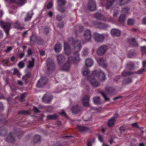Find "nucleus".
I'll list each match as a JSON object with an SVG mask.
<instances>
[{
    "mask_svg": "<svg viewBox=\"0 0 146 146\" xmlns=\"http://www.w3.org/2000/svg\"><path fill=\"white\" fill-rule=\"evenodd\" d=\"M33 15V13L32 11H29L28 12L27 15L25 19V22L30 21L31 18Z\"/></svg>",
    "mask_w": 146,
    "mask_h": 146,
    "instance_id": "23",
    "label": "nucleus"
},
{
    "mask_svg": "<svg viewBox=\"0 0 146 146\" xmlns=\"http://www.w3.org/2000/svg\"><path fill=\"white\" fill-rule=\"evenodd\" d=\"M130 0H120V5H122L125 4H127L129 2Z\"/></svg>",
    "mask_w": 146,
    "mask_h": 146,
    "instance_id": "46",
    "label": "nucleus"
},
{
    "mask_svg": "<svg viewBox=\"0 0 146 146\" xmlns=\"http://www.w3.org/2000/svg\"><path fill=\"white\" fill-rule=\"evenodd\" d=\"M129 8L127 7H125L123 9L121 10L122 13H128V11L129 10Z\"/></svg>",
    "mask_w": 146,
    "mask_h": 146,
    "instance_id": "51",
    "label": "nucleus"
},
{
    "mask_svg": "<svg viewBox=\"0 0 146 146\" xmlns=\"http://www.w3.org/2000/svg\"><path fill=\"white\" fill-rule=\"evenodd\" d=\"M93 101L94 104H99L101 103L100 98L99 97H94L93 98Z\"/></svg>",
    "mask_w": 146,
    "mask_h": 146,
    "instance_id": "36",
    "label": "nucleus"
},
{
    "mask_svg": "<svg viewBox=\"0 0 146 146\" xmlns=\"http://www.w3.org/2000/svg\"><path fill=\"white\" fill-rule=\"evenodd\" d=\"M119 129L121 133L125 131L126 130L125 128L123 126H121L119 127Z\"/></svg>",
    "mask_w": 146,
    "mask_h": 146,
    "instance_id": "57",
    "label": "nucleus"
},
{
    "mask_svg": "<svg viewBox=\"0 0 146 146\" xmlns=\"http://www.w3.org/2000/svg\"><path fill=\"white\" fill-rule=\"evenodd\" d=\"M18 66L20 68H22L25 66V64L23 61H21L18 64Z\"/></svg>",
    "mask_w": 146,
    "mask_h": 146,
    "instance_id": "50",
    "label": "nucleus"
},
{
    "mask_svg": "<svg viewBox=\"0 0 146 146\" xmlns=\"http://www.w3.org/2000/svg\"><path fill=\"white\" fill-rule=\"evenodd\" d=\"M18 113L19 114H22L23 115H27L29 114V112L27 111L22 110L19 111Z\"/></svg>",
    "mask_w": 146,
    "mask_h": 146,
    "instance_id": "49",
    "label": "nucleus"
},
{
    "mask_svg": "<svg viewBox=\"0 0 146 146\" xmlns=\"http://www.w3.org/2000/svg\"><path fill=\"white\" fill-rule=\"evenodd\" d=\"M41 140L40 136L38 135H36L35 136L33 139V141L34 143H36L39 142Z\"/></svg>",
    "mask_w": 146,
    "mask_h": 146,
    "instance_id": "37",
    "label": "nucleus"
},
{
    "mask_svg": "<svg viewBox=\"0 0 146 146\" xmlns=\"http://www.w3.org/2000/svg\"><path fill=\"white\" fill-rule=\"evenodd\" d=\"M87 79L90 81L91 85L94 87H96L100 85L99 82L97 81L98 80L95 77L92 76V73L87 78Z\"/></svg>",
    "mask_w": 146,
    "mask_h": 146,
    "instance_id": "5",
    "label": "nucleus"
},
{
    "mask_svg": "<svg viewBox=\"0 0 146 146\" xmlns=\"http://www.w3.org/2000/svg\"><path fill=\"white\" fill-rule=\"evenodd\" d=\"M77 128L80 132L82 133L87 132L90 131L88 128L83 126L78 125Z\"/></svg>",
    "mask_w": 146,
    "mask_h": 146,
    "instance_id": "17",
    "label": "nucleus"
},
{
    "mask_svg": "<svg viewBox=\"0 0 146 146\" xmlns=\"http://www.w3.org/2000/svg\"><path fill=\"white\" fill-rule=\"evenodd\" d=\"M46 64L48 72V74H50L55 68L54 62L52 59L48 58L47 59Z\"/></svg>",
    "mask_w": 146,
    "mask_h": 146,
    "instance_id": "2",
    "label": "nucleus"
},
{
    "mask_svg": "<svg viewBox=\"0 0 146 146\" xmlns=\"http://www.w3.org/2000/svg\"><path fill=\"white\" fill-rule=\"evenodd\" d=\"M134 73L131 72H126L125 71L121 73L122 76L125 77L126 76L130 75L132 74H134Z\"/></svg>",
    "mask_w": 146,
    "mask_h": 146,
    "instance_id": "40",
    "label": "nucleus"
},
{
    "mask_svg": "<svg viewBox=\"0 0 146 146\" xmlns=\"http://www.w3.org/2000/svg\"><path fill=\"white\" fill-rule=\"evenodd\" d=\"M82 110V108L80 106L76 105L73 106L71 111L72 113H79Z\"/></svg>",
    "mask_w": 146,
    "mask_h": 146,
    "instance_id": "15",
    "label": "nucleus"
},
{
    "mask_svg": "<svg viewBox=\"0 0 146 146\" xmlns=\"http://www.w3.org/2000/svg\"><path fill=\"white\" fill-rule=\"evenodd\" d=\"M38 38L36 36L33 35L30 38V42L35 43L37 42Z\"/></svg>",
    "mask_w": 146,
    "mask_h": 146,
    "instance_id": "28",
    "label": "nucleus"
},
{
    "mask_svg": "<svg viewBox=\"0 0 146 146\" xmlns=\"http://www.w3.org/2000/svg\"><path fill=\"white\" fill-rule=\"evenodd\" d=\"M127 23L129 25H132L134 23V21L133 19H129L127 21Z\"/></svg>",
    "mask_w": 146,
    "mask_h": 146,
    "instance_id": "52",
    "label": "nucleus"
},
{
    "mask_svg": "<svg viewBox=\"0 0 146 146\" xmlns=\"http://www.w3.org/2000/svg\"><path fill=\"white\" fill-rule=\"evenodd\" d=\"M99 64L104 68H106L107 66V63L106 60L102 58H100L97 59Z\"/></svg>",
    "mask_w": 146,
    "mask_h": 146,
    "instance_id": "16",
    "label": "nucleus"
},
{
    "mask_svg": "<svg viewBox=\"0 0 146 146\" xmlns=\"http://www.w3.org/2000/svg\"><path fill=\"white\" fill-rule=\"evenodd\" d=\"M89 99L90 97L88 95L84 96L82 100V102L83 106L85 107H88L89 106Z\"/></svg>",
    "mask_w": 146,
    "mask_h": 146,
    "instance_id": "13",
    "label": "nucleus"
},
{
    "mask_svg": "<svg viewBox=\"0 0 146 146\" xmlns=\"http://www.w3.org/2000/svg\"><path fill=\"white\" fill-rule=\"evenodd\" d=\"M49 28L47 27H46L44 29V33L46 34H47L49 33Z\"/></svg>",
    "mask_w": 146,
    "mask_h": 146,
    "instance_id": "59",
    "label": "nucleus"
},
{
    "mask_svg": "<svg viewBox=\"0 0 146 146\" xmlns=\"http://www.w3.org/2000/svg\"><path fill=\"white\" fill-rule=\"evenodd\" d=\"M52 98L51 96L45 94L42 98L43 102L45 103L49 104L51 102Z\"/></svg>",
    "mask_w": 146,
    "mask_h": 146,
    "instance_id": "14",
    "label": "nucleus"
},
{
    "mask_svg": "<svg viewBox=\"0 0 146 146\" xmlns=\"http://www.w3.org/2000/svg\"><path fill=\"white\" fill-rule=\"evenodd\" d=\"M6 134V130L3 127H0V135L4 136Z\"/></svg>",
    "mask_w": 146,
    "mask_h": 146,
    "instance_id": "35",
    "label": "nucleus"
},
{
    "mask_svg": "<svg viewBox=\"0 0 146 146\" xmlns=\"http://www.w3.org/2000/svg\"><path fill=\"white\" fill-rule=\"evenodd\" d=\"M145 70L144 68L139 70L137 72H135L134 73L137 74H141L142 73L144 72L145 71Z\"/></svg>",
    "mask_w": 146,
    "mask_h": 146,
    "instance_id": "54",
    "label": "nucleus"
},
{
    "mask_svg": "<svg viewBox=\"0 0 146 146\" xmlns=\"http://www.w3.org/2000/svg\"><path fill=\"white\" fill-rule=\"evenodd\" d=\"M98 138L99 140L101 142H103V137L102 136L100 135L99 134H98Z\"/></svg>",
    "mask_w": 146,
    "mask_h": 146,
    "instance_id": "63",
    "label": "nucleus"
},
{
    "mask_svg": "<svg viewBox=\"0 0 146 146\" xmlns=\"http://www.w3.org/2000/svg\"><path fill=\"white\" fill-rule=\"evenodd\" d=\"M27 95V94L25 93H23L21 95L20 98V101L21 102H23V100L24 99Z\"/></svg>",
    "mask_w": 146,
    "mask_h": 146,
    "instance_id": "53",
    "label": "nucleus"
},
{
    "mask_svg": "<svg viewBox=\"0 0 146 146\" xmlns=\"http://www.w3.org/2000/svg\"><path fill=\"white\" fill-rule=\"evenodd\" d=\"M132 81L131 78H128L124 79L123 81V83L124 84H129L131 83Z\"/></svg>",
    "mask_w": 146,
    "mask_h": 146,
    "instance_id": "39",
    "label": "nucleus"
},
{
    "mask_svg": "<svg viewBox=\"0 0 146 146\" xmlns=\"http://www.w3.org/2000/svg\"><path fill=\"white\" fill-rule=\"evenodd\" d=\"M27 54L28 56H29L33 54V52L31 49L29 48L27 50Z\"/></svg>",
    "mask_w": 146,
    "mask_h": 146,
    "instance_id": "61",
    "label": "nucleus"
},
{
    "mask_svg": "<svg viewBox=\"0 0 146 146\" xmlns=\"http://www.w3.org/2000/svg\"><path fill=\"white\" fill-rule=\"evenodd\" d=\"M94 24L95 25L96 27L100 29H104L108 27V26L105 24L96 21L94 22Z\"/></svg>",
    "mask_w": 146,
    "mask_h": 146,
    "instance_id": "11",
    "label": "nucleus"
},
{
    "mask_svg": "<svg viewBox=\"0 0 146 146\" xmlns=\"http://www.w3.org/2000/svg\"><path fill=\"white\" fill-rule=\"evenodd\" d=\"M71 42L73 44L75 51L74 53L75 57L74 58L71 56L68 57V62L66 63L63 66L62 70H67L70 68V62H72L74 63H76L80 60L78 52L80 50L81 46L80 42L78 40H74L73 38H71L68 40V42H64V50L66 54L68 55L70 53V44Z\"/></svg>",
    "mask_w": 146,
    "mask_h": 146,
    "instance_id": "1",
    "label": "nucleus"
},
{
    "mask_svg": "<svg viewBox=\"0 0 146 146\" xmlns=\"http://www.w3.org/2000/svg\"><path fill=\"white\" fill-rule=\"evenodd\" d=\"M57 59L58 64L60 65L65 61V58L62 55L60 54L57 56Z\"/></svg>",
    "mask_w": 146,
    "mask_h": 146,
    "instance_id": "19",
    "label": "nucleus"
},
{
    "mask_svg": "<svg viewBox=\"0 0 146 146\" xmlns=\"http://www.w3.org/2000/svg\"><path fill=\"white\" fill-rule=\"evenodd\" d=\"M87 7L89 11H94L96 8V3L95 1L94 0H89Z\"/></svg>",
    "mask_w": 146,
    "mask_h": 146,
    "instance_id": "7",
    "label": "nucleus"
},
{
    "mask_svg": "<svg viewBox=\"0 0 146 146\" xmlns=\"http://www.w3.org/2000/svg\"><path fill=\"white\" fill-rule=\"evenodd\" d=\"M127 66L130 70H133L134 68V64L132 62H129L127 64Z\"/></svg>",
    "mask_w": 146,
    "mask_h": 146,
    "instance_id": "41",
    "label": "nucleus"
},
{
    "mask_svg": "<svg viewBox=\"0 0 146 146\" xmlns=\"http://www.w3.org/2000/svg\"><path fill=\"white\" fill-rule=\"evenodd\" d=\"M141 51L142 54H146V46H142L141 47Z\"/></svg>",
    "mask_w": 146,
    "mask_h": 146,
    "instance_id": "44",
    "label": "nucleus"
},
{
    "mask_svg": "<svg viewBox=\"0 0 146 146\" xmlns=\"http://www.w3.org/2000/svg\"><path fill=\"white\" fill-rule=\"evenodd\" d=\"M101 94H102L103 96L104 97L106 101H107L109 100V98H107L105 94H104V92H101Z\"/></svg>",
    "mask_w": 146,
    "mask_h": 146,
    "instance_id": "58",
    "label": "nucleus"
},
{
    "mask_svg": "<svg viewBox=\"0 0 146 146\" xmlns=\"http://www.w3.org/2000/svg\"><path fill=\"white\" fill-rule=\"evenodd\" d=\"M37 42L38 44L40 45L43 43V41L40 38L38 37Z\"/></svg>",
    "mask_w": 146,
    "mask_h": 146,
    "instance_id": "55",
    "label": "nucleus"
},
{
    "mask_svg": "<svg viewBox=\"0 0 146 146\" xmlns=\"http://www.w3.org/2000/svg\"><path fill=\"white\" fill-rule=\"evenodd\" d=\"M125 19V14H123L120 15L118 18V21L121 23H123Z\"/></svg>",
    "mask_w": 146,
    "mask_h": 146,
    "instance_id": "29",
    "label": "nucleus"
},
{
    "mask_svg": "<svg viewBox=\"0 0 146 146\" xmlns=\"http://www.w3.org/2000/svg\"><path fill=\"white\" fill-rule=\"evenodd\" d=\"M66 1L65 0H57V3L58 6L62 7L65 5Z\"/></svg>",
    "mask_w": 146,
    "mask_h": 146,
    "instance_id": "31",
    "label": "nucleus"
},
{
    "mask_svg": "<svg viewBox=\"0 0 146 146\" xmlns=\"http://www.w3.org/2000/svg\"><path fill=\"white\" fill-rule=\"evenodd\" d=\"M118 117V115L116 114L114 116H113L110 119L108 120V126L110 127H111L113 126L114 125L116 119Z\"/></svg>",
    "mask_w": 146,
    "mask_h": 146,
    "instance_id": "10",
    "label": "nucleus"
},
{
    "mask_svg": "<svg viewBox=\"0 0 146 146\" xmlns=\"http://www.w3.org/2000/svg\"><path fill=\"white\" fill-rule=\"evenodd\" d=\"M47 82V79L44 77H41L38 81L36 85L37 87L40 88L44 86Z\"/></svg>",
    "mask_w": 146,
    "mask_h": 146,
    "instance_id": "8",
    "label": "nucleus"
},
{
    "mask_svg": "<svg viewBox=\"0 0 146 146\" xmlns=\"http://www.w3.org/2000/svg\"><path fill=\"white\" fill-rule=\"evenodd\" d=\"M95 141L94 139H93L92 140L88 139L87 142V146H92V143Z\"/></svg>",
    "mask_w": 146,
    "mask_h": 146,
    "instance_id": "48",
    "label": "nucleus"
},
{
    "mask_svg": "<svg viewBox=\"0 0 146 146\" xmlns=\"http://www.w3.org/2000/svg\"><path fill=\"white\" fill-rule=\"evenodd\" d=\"M13 26L14 28L18 29H21L23 28L21 26V24L18 21H17L14 24Z\"/></svg>",
    "mask_w": 146,
    "mask_h": 146,
    "instance_id": "26",
    "label": "nucleus"
},
{
    "mask_svg": "<svg viewBox=\"0 0 146 146\" xmlns=\"http://www.w3.org/2000/svg\"><path fill=\"white\" fill-rule=\"evenodd\" d=\"M94 40L98 42H102L104 39V34H101L98 33H95L94 35Z\"/></svg>",
    "mask_w": 146,
    "mask_h": 146,
    "instance_id": "6",
    "label": "nucleus"
},
{
    "mask_svg": "<svg viewBox=\"0 0 146 146\" xmlns=\"http://www.w3.org/2000/svg\"><path fill=\"white\" fill-rule=\"evenodd\" d=\"M13 47L12 46H7L6 48L4 50V52L6 53H9L13 49Z\"/></svg>",
    "mask_w": 146,
    "mask_h": 146,
    "instance_id": "43",
    "label": "nucleus"
},
{
    "mask_svg": "<svg viewBox=\"0 0 146 146\" xmlns=\"http://www.w3.org/2000/svg\"><path fill=\"white\" fill-rule=\"evenodd\" d=\"M119 13V11L117 9H115L114 10V13L113 14V16L114 17H116L118 14Z\"/></svg>",
    "mask_w": 146,
    "mask_h": 146,
    "instance_id": "62",
    "label": "nucleus"
},
{
    "mask_svg": "<svg viewBox=\"0 0 146 146\" xmlns=\"http://www.w3.org/2000/svg\"><path fill=\"white\" fill-rule=\"evenodd\" d=\"M12 23L8 22H4L0 21V25L3 29L6 35H8Z\"/></svg>",
    "mask_w": 146,
    "mask_h": 146,
    "instance_id": "4",
    "label": "nucleus"
},
{
    "mask_svg": "<svg viewBox=\"0 0 146 146\" xmlns=\"http://www.w3.org/2000/svg\"><path fill=\"white\" fill-rule=\"evenodd\" d=\"M111 35L114 36H120L121 32L120 31L117 29H112L111 31Z\"/></svg>",
    "mask_w": 146,
    "mask_h": 146,
    "instance_id": "20",
    "label": "nucleus"
},
{
    "mask_svg": "<svg viewBox=\"0 0 146 146\" xmlns=\"http://www.w3.org/2000/svg\"><path fill=\"white\" fill-rule=\"evenodd\" d=\"M128 41L132 46L137 47L139 46L138 44L135 40V38H134L129 39Z\"/></svg>",
    "mask_w": 146,
    "mask_h": 146,
    "instance_id": "18",
    "label": "nucleus"
},
{
    "mask_svg": "<svg viewBox=\"0 0 146 146\" xmlns=\"http://www.w3.org/2000/svg\"><path fill=\"white\" fill-rule=\"evenodd\" d=\"M55 51L57 52H59L61 50V44L59 43H57L55 45L54 47Z\"/></svg>",
    "mask_w": 146,
    "mask_h": 146,
    "instance_id": "33",
    "label": "nucleus"
},
{
    "mask_svg": "<svg viewBox=\"0 0 146 146\" xmlns=\"http://www.w3.org/2000/svg\"><path fill=\"white\" fill-rule=\"evenodd\" d=\"M15 140L12 134L10 133L6 139V141L9 142H13Z\"/></svg>",
    "mask_w": 146,
    "mask_h": 146,
    "instance_id": "30",
    "label": "nucleus"
},
{
    "mask_svg": "<svg viewBox=\"0 0 146 146\" xmlns=\"http://www.w3.org/2000/svg\"><path fill=\"white\" fill-rule=\"evenodd\" d=\"M33 109L35 112L36 113H39L40 112L38 109L35 107H34Z\"/></svg>",
    "mask_w": 146,
    "mask_h": 146,
    "instance_id": "64",
    "label": "nucleus"
},
{
    "mask_svg": "<svg viewBox=\"0 0 146 146\" xmlns=\"http://www.w3.org/2000/svg\"><path fill=\"white\" fill-rule=\"evenodd\" d=\"M95 17L97 19L104 20V18L103 16L100 14L97 13L95 15Z\"/></svg>",
    "mask_w": 146,
    "mask_h": 146,
    "instance_id": "38",
    "label": "nucleus"
},
{
    "mask_svg": "<svg viewBox=\"0 0 146 146\" xmlns=\"http://www.w3.org/2000/svg\"><path fill=\"white\" fill-rule=\"evenodd\" d=\"M92 76L95 77L100 82H103L106 79L105 74L102 71H100L99 73H96V71L92 72Z\"/></svg>",
    "mask_w": 146,
    "mask_h": 146,
    "instance_id": "3",
    "label": "nucleus"
},
{
    "mask_svg": "<svg viewBox=\"0 0 146 146\" xmlns=\"http://www.w3.org/2000/svg\"><path fill=\"white\" fill-rule=\"evenodd\" d=\"M84 36L85 40L87 41H90L91 39V35L90 31L89 30H86L84 33Z\"/></svg>",
    "mask_w": 146,
    "mask_h": 146,
    "instance_id": "12",
    "label": "nucleus"
},
{
    "mask_svg": "<svg viewBox=\"0 0 146 146\" xmlns=\"http://www.w3.org/2000/svg\"><path fill=\"white\" fill-rule=\"evenodd\" d=\"M35 62V59L33 58H32L31 60H29L28 62V64L27 68H31L33 67L34 66Z\"/></svg>",
    "mask_w": 146,
    "mask_h": 146,
    "instance_id": "25",
    "label": "nucleus"
},
{
    "mask_svg": "<svg viewBox=\"0 0 146 146\" xmlns=\"http://www.w3.org/2000/svg\"><path fill=\"white\" fill-rule=\"evenodd\" d=\"M12 2L16 3L17 5L20 6L23 5L26 2L25 0H10Z\"/></svg>",
    "mask_w": 146,
    "mask_h": 146,
    "instance_id": "21",
    "label": "nucleus"
},
{
    "mask_svg": "<svg viewBox=\"0 0 146 146\" xmlns=\"http://www.w3.org/2000/svg\"><path fill=\"white\" fill-rule=\"evenodd\" d=\"M82 72L84 76L87 75L89 72V71L87 67H85L82 68Z\"/></svg>",
    "mask_w": 146,
    "mask_h": 146,
    "instance_id": "34",
    "label": "nucleus"
},
{
    "mask_svg": "<svg viewBox=\"0 0 146 146\" xmlns=\"http://www.w3.org/2000/svg\"><path fill=\"white\" fill-rule=\"evenodd\" d=\"M83 30V27L82 26H80L79 27V29L78 31L76 32V36H79V34L81 33L82 32Z\"/></svg>",
    "mask_w": 146,
    "mask_h": 146,
    "instance_id": "42",
    "label": "nucleus"
},
{
    "mask_svg": "<svg viewBox=\"0 0 146 146\" xmlns=\"http://www.w3.org/2000/svg\"><path fill=\"white\" fill-rule=\"evenodd\" d=\"M136 53L135 51L132 50L130 51L128 54V56L129 57L131 58Z\"/></svg>",
    "mask_w": 146,
    "mask_h": 146,
    "instance_id": "47",
    "label": "nucleus"
},
{
    "mask_svg": "<svg viewBox=\"0 0 146 146\" xmlns=\"http://www.w3.org/2000/svg\"><path fill=\"white\" fill-rule=\"evenodd\" d=\"M86 67H90L93 64V60L90 58H87L85 62Z\"/></svg>",
    "mask_w": 146,
    "mask_h": 146,
    "instance_id": "24",
    "label": "nucleus"
},
{
    "mask_svg": "<svg viewBox=\"0 0 146 146\" xmlns=\"http://www.w3.org/2000/svg\"><path fill=\"white\" fill-rule=\"evenodd\" d=\"M58 116L56 114L53 115H48L47 116L46 119L47 120H52L57 119Z\"/></svg>",
    "mask_w": 146,
    "mask_h": 146,
    "instance_id": "27",
    "label": "nucleus"
},
{
    "mask_svg": "<svg viewBox=\"0 0 146 146\" xmlns=\"http://www.w3.org/2000/svg\"><path fill=\"white\" fill-rule=\"evenodd\" d=\"M106 91L109 95L112 94L115 91V89L112 87H108L106 88Z\"/></svg>",
    "mask_w": 146,
    "mask_h": 146,
    "instance_id": "32",
    "label": "nucleus"
},
{
    "mask_svg": "<svg viewBox=\"0 0 146 146\" xmlns=\"http://www.w3.org/2000/svg\"><path fill=\"white\" fill-rule=\"evenodd\" d=\"M115 0H107L105 5L106 9H108L112 5L113 3Z\"/></svg>",
    "mask_w": 146,
    "mask_h": 146,
    "instance_id": "22",
    "label": "nucleus"
},
{
    "mask_svg": "<svg viewBox=\"0 0 146 146\" xmlns=\"http://www.w3.org/2000/svg\"><path fill=\"white\" fill-rule=\"evenodd\" d=\"M58 10L59 11L61 12H64L65 11V8L61 7L58 6Z\"/></svg>",
    "mask_w": 146,
    "mask_h": 146,
    "instance_id": "56",
    "label": "nucleus"
},
{
    "mask_svg": "<svg viewBox=\"0 0 146 146\" xmlns=\"http://www.w3.org/2000/svg\"><path fill=\"white\" fill-rule=\"evenodd\" d=\"M107 49V46L103 45L100 46L98 49L97 54L99 55H102L106 52Z\"/></svg>",
    "mask_w": 146,
    "mask_h": 146,
    "instance_id": "9",
    "label": "nucleus"
},
{
    "mask_svg": "<svg viewBox=\"0 0 146 146\" xmlns=\"http://www.w3.org/2000/svg\"><path fill=\"white\" fill-rule=\"evenodd\" d=\"M31 75V73L29 72H28L27 73L25 76L23 77L22 79L23 80H25L26 79L30 78Z\"/></svg>",
    "mask_w": 146,
    "mask_h": 146,
    "instance_id": "45",
    "label": "nucleus"
},
{
    "mask_svg": "<svg viewBox=\"0 0 146 146\" xmlns=\"http://www.w3.org/2000/svg\"><path fill=\"white\" fill-rule=\"evenodd\" d=\"M52 2H50L47 5V9H49L52 8Z\"/></svg>",
    "mask_w": 146,
    "mask_h": 146,
    "instance_id": "60",
    "label": "nucleus"
}]
</instances>
